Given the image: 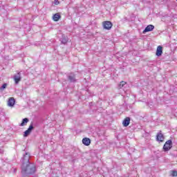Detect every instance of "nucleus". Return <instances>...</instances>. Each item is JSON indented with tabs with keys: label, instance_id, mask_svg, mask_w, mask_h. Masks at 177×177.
Returning <instances> with one entry per match:
<instances>
[{
	"label": "nucleus",
	"instance_id": "1",
	"mask_svg": "<svg viewBox=\"0 0 177 177\" xmlns=\"http://www.w3.org/2000/svg\"><path fill=\"white\" fill-rule=\"evenodd\" d=\"M22 175H32L37 171V167L34 163H28L25 165H21Z\"/></svg>",
	"mask_w": 177,
	"mask_h": 177
},
{
	"label": "nucleus",
	"instance_id": "2",
	"mask_svg": "<svg viewBox=\"0 0 177 177\" xmlns=\"http://www.w3.org/2000/svg\"><path fill=\"white\" fill-rule=\"evenodd\" d=\"M21 163H22V165H26L27 164L31 163L30 162V153L26 152L25 154H24L21 158Z\"/></svg>",
	"mask_w": 177,
	"mask_h": 177
},
{
	"label": "nucleus",
	"instance_id": "3",
	"mask_svg": "<svg viewBox=\"0 0 177 177\" xmlns=\"http://www.w3.org/2000/svg\"><path fill=\"white\" fill-rule=\"evenodd\" d=\"M172 140H168L165 142V145H163V151H169L171 149H172Z\"/></svg>",
	"mask_w": 177,
	"mask_h": 177
},
{
	"label": "nucleus",
	"instance_id": "4",
	"mask_svg": "<svg viewBox=\"0 0 177 177\" xmlns=\"http://www.w3.org/2000/svg\"><path fill=\"white\" fill-rule=\"evenodd\" d=\"M33 129H34V124L32 123L30 124L28 129L24 132V138H27V136H28L31 133V132H32Z\"/></svg>",
	"mask_w": 177,
	"mask_h": 177
},
{
	"label": "nucleus",
	"instance_id": "5",
	"mask_svg": "<svg viewBox=\"0 0 177 177\" xmlns=\"http://www.w3.org/2000/svg\"><path fill=\"white\" fill-rule=\"evenodd\" d=\"M21 73H23V71L18 72L14 75V81L16 85H17V84L21 81Z\"/></svg>",
	"mask_w": 177,
	"mask_h": 177
},
{
	"label": "nucleus",
	"instance_id": "6",
	"mask_svg": "<svg viewBox=\"0 0 177 177\" xmlns=\"http://www.w3.org/2000/svg\"><path fill=\"white\" fill-rule=\"evenodd\" d=\"M103 27L104 30H111L113 23H111L110 21H105L103 22Z\"/></svg>",
	"mask_w": 177,
	"mask_h": 177
},
{
	"label": "nucleus",
	"instance_id": "7",
	"mask_svg": "<svg viewBox=\"0 0 177 177\" xmlns=\"http://www.w3.org/2000/svg\"><path fill=\"white\" fill-rule=\"evenodd\" d=\"M164 139L165 137H164V135L162 134V133H161V131H160L159 133H158V134L156 135V140L158 142H164Z\"/></svg>",
	"mask_w": 177,
	"mask_h": 177
},
{
	"label": "nucleus",
	"instance_id": "8",
	"mask_svg": "<svg viewBox=\"0 0 177 177\" xmlns=\"http://www.w3.org/2000/svg\"><path fill=\"white\" fill-rule=\"evenodd\" d=\"M153 30H154V26L148 25L142 31V34H145L146 32H150V31H153Z\"/></svg>",
	"mask_w": 177,
	"mask_h": 177
},
{
	"label": "nucleus",
	"instance_id": "9",
	"mask_svg": "<svg viewBox=\"0 0 177 177\" xmlns=\"http://www.w3.org/2000/svg\"><path fill=\"white\" fill-rule=\"evenodd\" d=\"M68 80L71 83L77 82V79H75V75L74 73H71L68 76Z\"/></svg>",
	"mask_w": 177,
	"mask_h": 177
},
{
	"label": "nucleus",
	"instance_id": "10",
	"mask_svg": "<svg viewBox=\"0 0 177 177\" xmlns=\"http://www.w3.org/2000/svg\"><path fill=\"white\" fill-rule=\"evenodd\" d=\"M156 56H158V57H160L162 56V46H158L157 49H156Z\"/></svg>",
	"mask_w": 177,
	"mask_h": 177
},
{
	"label": "nucleus",
	"instance_id": "11",
	"mask_svg": "<svg viewBox=\"0 0 177 177\" xmlns=\"http://www.w3.org/2000/svg\"><path fill=\"white\" fill-rule=\"evenodd\" d=\"M131 124V118L127 117L122 122L123 127H128Z\"/></svg>",
	"mask_w": 177,
	"mask_h": 177
},
{
	"label": "nucleus",
	"instance_id": "12",
	"mask_svg": "<svg viewBox=\"0 0 177 177\" xmlns=\"http://www.w3.org/2000/svg\"><path fill=\"white\" fill-rule=\"evenodd\" d=\"M15 103H16V100H15L13 97L9 98L8 102V105L9 107H13L15 106Z\"/></svg>",
	"mask_w": 177,
	"mask_h": 177
},
{
	"label": "nucleus",
	"instance_id": "13",
	"mask_svg": "<svg viewBox=\"0 0 177 177\" xmlns=\"http://www.w3.org/2000/svg\"><path fill=\"white\" fill-rule=\"evenodd\" d=\"M127 82L124 81L120 82V84L118 85L119 89H123V91H125V88H127Z\"/></svg>",
	"mask_w": 177,
	"mask_h": 177
},
{
	"label": "nucleus",
	"instance_id": "14",
	"mask_svg": "<svg viewBox=\"0 0 177 177\" xmlns=\"http://www.w3.org/2000/svg\"><path fill=\"white\" fill-rule=\"evenodd\" d=\"M82 143L84 145V146H89V145H91V139L88 138H84L82 139Z\"/></svg>",
	"mask_w": 177,
	"mask_h": 177
},
{
	"label": "nucleus",
	"instance_id": "15",
	"mask_svg": "<svg viewBox=\"0 0 177 177\" xmlns=\"http://www.w3.org/2000/svg\"><path fill=\"white\" fill-rule=\"evenodd\" d=\"M30 121V120L27 118H25L22 120L21 123L19 124V127H25V125H27V123Z\"/></svg>",
	"mask_w": 177,
	"mask_h": 177
},
{
	"label": "nucleus",
	"instance_id": "16",
	"mask_svg": "<svg viewBox=\"0 0 177 177\" xmlns=\"http://www.w3.org/2000/svg\"><path fill=\"white\" fill-rule=\"evenodd\" d=\"M61 17L62 16H60L59 13H56L53 16V20H54V21H59Z\"/></svg>",
	"mask_w": 177,
	"mask_h": 177
},
{
	"label": "nucleus",
	"instance_id": "17",
	"mask_svg": "<svg viewBox=\"0 0 177 177\" xmlns=\"http://www.w3.org/2000/svg\"><path fill=\"white\" fill-rule=\"evenodd\" d=\"M60 41L62 44H64V45H66V44L68 41L67 37L62 36V38L60 39Z\"/></svg>",
	"mask_w": 177,
	"mask_h": 177
},
{
	"label": "nucleus",
	"instance_id": "18",
	"mask_svg": "<svg viewBox=\"0 0 177 177\" xmlns=\"http://www.w3.org/2000/svg\"><path fill=\"white\" fill-rule=\"evenodd\" d=\"M6 86H8V84L4 83V84L0 87V91H3L4 89H6Z\"/></svg>",
	"mask_w": 177,
	"mask_h": 177
},
{
	"label": "nucleus",
	"instance_id": "19",
	"mask_svg": "<svg viewBox=\"0 0 177 177\" xmlns=\"http://www.w3.org/2000/svg\"><path fill=\"white\" fill-rule=\"evenodd\" d=\"M172 176H177V171L176 170H174L171 173Z\"/></svg>",
	"mask_w": 177,
	"mask_h": 177
},
{
	"label": "nucleus",
	"instance_id": "20",
	"mask_svg": "<svg viewBox=\"0 0 177 177\" xmlns=\"http://www.w3.org/2000/svg\"><path fill=\"white\" fill-rule=\"evenodd\" d=\"M53 3H54V5H59V3H60V2L59 1V0H55Z\"/></svg>",
	"mask_w": 177,
	"mask_h": 177
},
{
	"label": "nucleus",
	"instance_id": "21",
	"mask_svg": "<svg viewBox=\"0 0 177 177\" xmlns=\"http://www.w3.org/2000/svg\"><path fill=\"white\" fill-rule=\"evenodd\" d=\"M124 21H127V20H128V18H127V17H125L124 18Z\"/></svg>",
	"mask_w": 177,
	"mask_h": 177
},
{
	"label": "nucleus",
	"instance_id": "22",
	"mask_svg": "<svg viewBox=\"0 0 177 177\" xmlns=\"http://www.w3.org/2000/svg\"><path fill=\"white\" fill-rule=\"evenodd\" d=\"M14 171H15V172H16L17 169H15V170H14Z\"/></svg>",
	"mask_w": 177,
	"mask_h": 177
}]
</instances>
